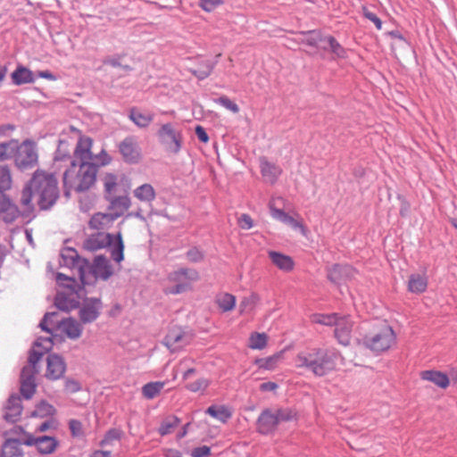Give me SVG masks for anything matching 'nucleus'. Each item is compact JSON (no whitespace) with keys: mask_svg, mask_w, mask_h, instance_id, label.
I'll return each mask as SVG.
<instances>
[{"mask_svg":"<svg viewBox=\"0 0 457 457\" xmlns=\"http://www.w3.org/2000/svg\"><path fill=\"white\" fill-rule=\"evenodd\" d=\"M92 139L80 137L73 152L70 167L63 173L64 194L69 196L71 191L85 192L96 181L98 164L88 162L92 160Z\"/></svg>","mask_w":457,"mask_h":457,"instance_id":"obj_1","label":"nucleus"},{"mask_svg":"<svg viewBox=\"0 0 457 457\" xmlns=\"http://www.w3.org/2000/svg\"><path fill=\"white\" fill-rule=\"evenodd\" d=\"M41 210L50 209L59 197L57 179L53 173L37 170L21 191L20 204L22 214H30L34 211L33 198Z\"/></svg>","mask_w":457,"mask_h":457,"instance_id":"obj_2","label":"nucleus"},{"mask_svg":"<svg viewBox=\"0 0 457 457\" xmlns=\"http://www.w3.org/2000/svg\"><path fill=\"white\" fill-rule=\"evenodd\" d=\"M338 353L327 348H311L300 352L295 358V365L312 372L316 377H323L334 370Z\"/></svg>","mask_w":457,"mask_h":457,"instance_id":"obj_3","label":"nucleus"},{"mask_svg":"<svg viewBox=\"0 0 457 457\" xmlns=\"http://www.w3.org/2000/svg\"><path fill=\"white\" fill-rule=\"evenodd\" d=\"M83 248L88 252L108 248L114 262L120 263L124 259V245L120 233L117 235L105 232L91 234L83 241Z\"/></svg>","mask_w":457,"mask_h":457,"instance_id":"obj_4","label":"nucleus"},{"mask_svg":"<svg viewBox=\"0 0 457 457\" xmlns=\"http://www.w3.org/2000/svg\"><path fill=\"white\" fill-rule=\"evenodd\" d=\"M396 340V336L391 326L386 322H380L374 331L363 337L362 342L366 348L378 354L387 351Z\"/></svg>","mask_w":457,"mask_h":457,"instance_id":"obj_5","label":"nucleus"},{"mask_svg":"<svg viewBox=\"0 0 457 457\" xmlns=\"http://www.w3.org/2000/svg\"><path fill=\"white\" fill-rule=\"evenodd\" d=\"M56 281L66 287L68 292H58L54 297V305L60 311L70 312L79 306L78 296V285L76 280L62 273H57Z\"/></svg>","mask_w":457,"mask_h":457,"instance_id":"obj_6","label":"nucleus"},{"mask_svg":"<svg viewBox=\"0 0 457 457\" xmlns=\"http://www.w3.org/2000/svg\"><path fill=\"white\" fill-rule=\"evenodd\" d=\"M14 149L15 153L12 158L19 170L25 171L37 165L38 153L34 141L26 139L21 144H19L18 140H16Z\"/></svg>","mask_w":457,"mask_h":457,"instance_id":"obj_7","label":"nucleus"},{"mask_svg":"<svg viewBox=\"0 0 457 457\" xmlns=\"http://www.w3.org/2000/svg\"><path fill=\"white\" fill-rule=\"evenodd\" d=\"M113 274V269L110 261L104 255H98L94 259L93 263L87 261V267L85 269V279L81 283L92 285L96 279H109Z\"/></svg>","mask_w":457,"mask_h":457,"instance_id":"obj_8","label":"nucleus"},{"mask_svg":"<svg viewBox=\"0 0 457 457\" xmlns=\"http://www.w3.org/2000/svg\"><path fill=\"white\" fill-rule=\"evenodd\" d=\"M199 278L198 272L194 269L180 268L171 271L168 275V280L174 286L167 289V293L170 295H179L191 288V282Z\"/></svg>","mask_w":457,"mask_h":457,"instance_id":"obj_9","label":"nucleus"},{"mask_svg":"<svg viewBox=\"0 0 457 457\" xmlns=\"http://www.w3.org/2000/svg\"><path fill=\"white\" fill-rule=\"evenodd\" d=\"M159 142L165 146L166 150L178 154L182 148L183 137L179 130L174 128L170 122L162 124L157 131Z\"/></svg>","mask_w":457,"mask_h":457,"instance_id":"obj_10","label":"nucleus"},{"mask_svg":"<svg viewBox=\"0 0 457 457\" xmlns=\"http://www.w3.org/2000/svg\"><path fill=\"white\" fill-rule=\"evenodd\" d=\"M60 264L71 270H77L80 281L85 279L87 260L80 257L74 248L67 247L62 250Z\"/></svg>","mask_w":457,"mask_h":457,"instance_id":"obj_11","label":"nucleus"},{"mask_svg":"<svg viewBox=\"0 0 457 457\" xmlns=\"http://www.w3.org/2000/svg\"><path fill=\"white\" fill-rule=\"evenodd\" d=\"M79 318L83 324L92 323L96 320L103 310V303L99 297H87L79 306Z\"/></svg>","mask_w":457,"mask_h":457,"instance_id":"obj_12","label":"nucleus"},{"mask_svg":"<svg viewBox=\"0 0 457 457\" xmlns=\"http://www.w3.org/2000/svg\"><path fill=\"white\" fill-rule=\"evenodd\" d=\"M118 147L125 162L135 164L139 162L141 157V151L135 137H126L119 144Z\"/></svg>","mask_w":457,"mask_h":457,"instance_id":"obj_13","label":"nucleus"},{"mask_svg":"<svg viewBox=\"0 0 457 457\" xmlns=\"http://www.w3.org/2000/svg\"><path fill=\"white\" fill-rule=\"evenodd\" d=\"M23 445L28 446L35 445L40 454H50L56 450L59 442L53 436H41L36 437L29 435L23 441Z\"/></svg>","mask_w":457,"mask_h":457,"instance_id":"obj_14","label":"nucleus"},{"mask_svg":"<svg viewBox=\"0 0 457 457\" xmlns=\"http://www.w3.org/2000/svg\"><path fill=\"white\" fill-rule=\"evenodd\" d=\"M278 426L275 412L271 409H264L257 419V431L262 435H270L276 431Z\"/></svg>","mask_w":457,"mask_h":457,"instance_id":"obj_15","label":"nucleus"},{"mask_svg":"<svg viewBox=\"0 0 457 457\" xmlns=\"http://www.w3.org/2000/svg\"><path fill=\"white\" fill-rule=\"evenodd\" d=\"M355 270L348 264H335L328 270V279L336 285H341L353 278Z\"/></svg>","mask_w":457,"mask_h":457,"instance_id":"obj_16","label":"nucleus"},{"mask_svg":"<svg viewBox=\"0 0 457 457\" xmlns=\"http://www.w3.org/2000/svg\"><path fill=\"white\" fill-rule=\"evenodd\" d=\"M47 366L46 377L51 380H57L62 378L66 370V363L62 356L56 353H50L46 359Z\"/></svg>","mask_w":457,"mask_h":457,"instance_id":"obj_17","label":"nucleus"},{"mask_svg":"<svg viewBox=\"0 0 457 457\" xmlns=\"http://www.w3.org/2000/svg\"><path fill=\"white\" fill-rule=\"evenodd\" d=\"M33 367H23L21 372V393L26 399H30L36 391L35 374Z\"/></svg>","mask_w":457,"mask_h":457,"instance_id":"obj_18","label":"nucleus"},{"mask_svg":"<svg viewBox=\"0 0 457 457\" xmlns=\"http://www.w3.org/2000/svg\"><path fill=\"white\" fill-rule=\"evenodd\" d=\"M335 328V337L339 344L348 345L351 341L353 321L350 316H340Z\"/></svg>","mask_w":457,"mask_h":457,"instance_id":"obj_19","label":"nucleus"},{"mask_svg":"<svg viewBox=\"0 0 457 457\" xmlns=\"http://www.w3.org/2000/svg\"><path fill=\"white\" fill-rule=\"evenodd\" d=\"M20 213L18 207L8 197L0 195V220H3L5 223H12Z\"/></svg>","mask_w":457,"mask_h":457,"instance_id":"obj_20","label":"nucleus"},{"mask_svg":"<svg viewBox=\"0 0 457 457\" xmlns=\"http://www.w3.org/2000/svg\"><path fill=\"white\" fill-rule=\"evenodd\" d=\"M22 412L21 400L17 395H12L7 400L4 418L6 421L16 422Z\"/></svg>","mask_w":457,"mask_h":457,"instance_id":"obj_21","label":"nucleus"},{"mask_svg":"<svg viewBox=\"0 0 457 457\" xmlns=\"http://www.w3.org/2000/svg\"><path fill=\"white\" fill-rule=\"evenodd\" d=\"M82 322L71 317L62 319L61 330L71 340L79 339L83 332Z\"/></svg>","mask_w":457,"mask_h":457,"instance_id":"obj_22","label":"nucleus"},{"mask_svg":"<svg viewBox=\"0 0 457 457\" xmlns=\"http://www.w3.org/2000/svg\"><path fill=\"white\" fill-rule=\"evenodd\" d=\"M106 199L109 202V212H112L116 220L120 217L130 205V199L127 195H112Z\"/></svg>","mask_w":457,"mask_h":457,"instance_id":"obj_23","label":"nucleus"},{"mask_svg":"<svg viewBox=\"0 0 457 457\" xmlns=\"http://www.w3.org/2000/svg\"><path fill=\"white\" fill-rule=\"evenodd\" d=\"M163 344L172 352L187 344V337L179 328L170 329L163 339Z\"/></svg>","mask_w":457,"mask_h":457,"instance_id":"obj_24","label":"nucleus"},{"mask_svg":"<svg viewBox=\"0 0 457 457\" xmlns=\"http://www.w3.org/2000/svg\"><path fill=\"white\" fill-rule=\"evenodd\" d=\"M269 257L271 262L280 270L289 272L294 269V260L287 254L276 251H269Z\"/></svg>","mask_w":457,"mask_h":457,"instance_id":"obj_25","label":"nucleus"},{"mask_svg":"<svg viewBox=\"0 0 457 457\" xmlns=\"http://www.w3.org/2000/svg\"><path fill=\"white\" fill-rule=\"evenodd\" d=\"M270 215L273 219L281 221L284 224L290 226L294 229L301 228L303 229V224L296 220L294 217L287 214L282 209H278L273 206L271 203L269 204Z\"/></svg>","mask_w":457,"mask_h":457,"instance_id":"obj_26","label":"nucleus"},{"mask_svg":"<svg viewBox=\"0 0 457 457\" xmlns=\"http://www.w3.org/2000/svg\"><path fill=\"white\" fill-rule=\"evenodd\" d=\"M261 173L266 182L274 184L282 173V170L279 166L263 158L261 160Z\"/></svg>","mask_w":457,"mask_h":457,"instance_id":"obj_27","label":"nucleus"},{"mask_svg":"<svg viewBox=\"0 0 457 457\" xmlns=\"http://www.w3.org/2000/svg\"><path fill=\"white\" fill-rule=\"evenodd\" d=\"M11 78L12 83L16 86L30 84L34 83L35 81V77L32 71L23 65H18L16 69L12 72Z\"/></svg>","mask_w":457,"mask_h":457,"instance_id":"obj_28","label":"nucleus"},{"mask_svg":"<svg viewBox=\"0 0 457 457\" xmlns=\"http://www.w3.org/2000/svg\"><path fill=\"white\" fill-rule=\"evenodd\" d=\"M62 320L59 319V312H46L39 323V327L43 331L49 333L53 336L54 328H61Z\"/></svg>","mask_w":457,"mask_h":457,"instance_id":"obj_29","label":"nucleus"},{"mask_svg":"<svg viewBox=\"0 0 457 457\" xmlns=\"http://www.w3.org/2000/svg\"><path fill=\"white\" fill-rule=\"evenodd\" d=\"M22 444L19 439H6L2 445L0 457H22Z\"/></svg>","mask_w":457,"mask_h":457,"instance_id":"obj_30","label":"nucleus"},{"mask_svg":"<svg viewBox=\"0 0 457 457\" xmlns=\"http://www.w3.org/2000/svg\"><path fill=\"white\" fill-rule=\"evenodd\" d=\"M420 377L423 380L430 381L441 388H446L450 383L448 376L437 370H424L421 372Z\"/></svg>","mask_w":457,"mask_h":457,"instance_id":"obj_31","label":"nucleus"},{"mask_svg":"<svg viewBox=\"0 0 457 457\" xmlns=\"http://www.w3.org/2000/svg\"><path fill=\"white\" fill-rule=\"evenodd\" d=\"M428 278L425 274H411L408 280V290L413 294H421L427 290Z\"/></svg>","mask_w":457,"mask_h":457,"instance_id":"obj_32","label":"nucleus"},{"mask_svg":"<svg viewBox=\"0 0 457 457\" xmlns=\"http://www.w3.org/2000/svg\"><path fill=\"white\" fill-rule=\"evenodd\" d=\"M116 219L112 212H98L93 215L89 220V226L95 229H104L108 228Z\"/></svg>","mask_w":457,"mask_h":457,"instance_id":"obj_33","label":"nucleus"},{"mask_svg":"<svg viewBox=\"0 0 457 457\" xmlns=\"http://www.w3.org/2000/svg\"><path fill=\"white\" fill-rule=\"evenodd\" d=\"M134 196L141 202L151 203L155 199L156 193L151 184L145 183L133 191Z\"/></svg>","mask_w":457,"mask_h":457,"instance_id":"obj_34","label":"nucleus"},{"mask_svg":"<svg viewBox=\"0 0 457 457\" xmlns=\"http://www.w3.org/2000/svg\"><path fill=\"white\" fill-rule=\"evenodd\" d=\"M129 118L138 128H146L154 120V114L150 112L143 113L136 108H131Z\"/></svg>","mask_w":457,"mask_h":457,"instance_id":"obj_35","label":"nucleus"},{"mask_svg":"<svg viewBox=\"0 0 457 457\" xmlns=\"http://www.w3.org/2000/svg\"><path fill=\"white\" fill-rule=\"evenodd\" d=\"M215 65V62L211 60H203L196 68H190L189 71L198 79L203 80L211 75Z\"/></svg>","mask_w":457,"mask_h":457,"instance_id":"obj_36","label":"nucleus"},{"mask_svg":"<svg viewBox=\"0 0 457 457\" xmlns=\"http://www.w3.org/2000/svg\"><path fill=\"white\" fill-rule=\"evenodd\" d=\"M205 413L222 423H226L232 416L229 409L224 405H211L206 409Z\"/></svg>","mask_w":457,"mask_h":457,"instance_id":"obj_37","label":"nucleus"},{"mask_svg":"<svg viewBox=\"0 0 457 457\" xmlns=\"http://www.w3.org/2000/svg\"><path fill=\"white\" fill-rule=\"evenodd\" d=\"M281 358L282 354L278 353L266 358H258L254 361V364L257 365L260 370H273L278 365Z\"/></svg>","mask_w":457,"mask_h":457,"instance_id":"obj_38","label":"nucleus"},{"mask_svg":"<svg viewBox=\"0 0 457 457\" xmlns=\"http://www.w3.org/2000/svg\"><path fill=\"white\" fill-rule=\"evenodd\" d=\"M180 420L175 415H170L165 417L159 428L158 432L161 436H166L170 433L179 425Z\"/></svg>","mask_w":457,"mask_h":457,"instance_id":"obj_39","label":"nucleus"},{"mask_svg":"<svg viewBox=\"0 0 457 457\" xmlns=\"http://www.w3.org/2000/svg\"><path fill=\"white\" fill-rule=\"evenodd\" d=\"M12 178L11 170L6 164H0V194L4 195L5 191L11 189Z\"/></svg>","mask_w":457,"mask_h":457,"instance_id":"obj_40","label":"nucleus"},{"mask_svg":"<svg viewBox=\"0 0 457 457\" xmlns=\"http://www.w3.org/2000/svg\"><path fill=\"white\" fill-rule=\"evenodd\" d=\"M164 386H165V383L162 382V381L146 383L142 387V395L146 399H149V400L154 399L161 393V391L163 389Z\"/></svg>","mask_w":457,"mask_h":457,"instance_id":"obj_41","label":"nucleus"},{"mask_svg":"<svg viewBox=\"0 0 457 457\" xmlns=\"http://www.w3.org/2000/svg\"><path fill=\"white\" fill-rule=\"evenodd\" d=\"M324 43H328L329 51L334 54V58L345 59L347 52L339 42L332 36H325Z\"/></svg>","mask_w":457,"mask_h":457,"instance_id":"obj_42","label":"nucleus"},{"mask_svg":"<svg viewBox=\"0 0 457 457\" xmlns=\"http://www.w3.org/2000/svg\"><path fill=\"white\" fill-rule=\"evenodd\" d=\"M340 315L337 313L331 314H322V313H315L312 316V321L316 324H320L324 326H336Z\"/></svg>","mask_w":457,"mask_h":457,"instance_id":"obj_43","label":"nucleus"},{"mask_svg":"<svg viewBox=\"0 0 457 457\" xmlns=\"http://www.w3.org/2000/svg\"><path fill=\"white\" fill-rule=\"evenodd\" d=\"M278 423L288 422L296 420L297 411L290 407H282L274 410Z\"/></svg>","mask_w":457,"mask_h":457,"instance_id":"obj_44","label":"nucleus"},{"mask_svg":"<svg viewBox=\"0 0 457 457\" xmlns=\"http://www.w3.org/2000/svg\"><path fill=\"white\" fill-rule=\"evenodd\" d=\"M216 303L222 312H227L234 309L236 297L231 294L225 293L217 296Z\"/></svg>","mask_w":457,"mask_h":457,"instance_id":"obj_45","label":"nucleus"},{"mask_svg":"<svg viewBox=\"0 0 457 457\" xmlns=\"http://www.w3.org/2000/svg\"><path fill=\"white\" fill-rule=\"evenodd\" d=\"M16 139L0 143V162L11 160L15 153Z\"/></svg>","mask_w":457,"mask_h":457,"instance_id":"obj_46","label":"nucleus"},{"mask_svg":"<svg viewBox=\"0 0 457 457\" xmlns=\"http://www.w3.org/2000/svg\"><path fill=\"white\" fill-rule=\"evenodd\" d=\"M304 35V38L303 39V43L313 46L318 47L320 43H324L325 36H322L320 32L316 30H310L303 33Z\"/></svg>","mask_w":457,"mask_h":457,"instance_id":"obj_47","label":"nucleus"},{"mask_svg":"<svg viewBox=\"0 0 457 457\" xmlns=\"http://www.w3.org/2000/svg\"><path fill=\"white\" fill-rule=\"evenodd\" d=\"M117 186V176L112 173H107L104 178L105 198L113 195Z\"/></svg>","mask_w":457,"mask_h":457,"instance_id":"obj_48","label":"nucleus"},{"mask_svg":"<svg viewBox=\"0 0 457 457\" xmlns=\"http://www.w3.org/2000/svg\"><path fill=\"white\" fill-rule=\"evenodd\" d=\"M267 345V336L264 333L254 332L249 338V347L252 349L262 350Z\"/></svg>","mask_w":457,"mask_h":457,"instance_id":"obj_49","label":"nucleus"},{"mask_svg":"<svg viewBox=\"0 0 457 457\" xmlns=\"http://www.w3.org/2000/svg\"><path fill=\"white\" fill-rule=\"evenodd\" d=\"M210 381L207 378H200L194 382L187 384V390L194 393H203L209 386Z\"/></svg>","mask_w":457,"mask_h":457,"instance_id":"obj_50","label":"nucleus"},{"mask_svg":"<svg viewBox=\"0 0 457 457\" xmlns=\"http://www.w3.org/2000/svg\"><path fill=\"white\" fill-rule=\"evenodd\" d=\"M122 436V431L119 428H111L109 429L105 435L104 439L101 442V445H111L113 441L120 440Z\"/></svg>","mask_w":457,"mask_h":457,"instance_id":"obj_51","label":"nucleus"},{"mask_svg":"<svg viewBox=\"0 0 457 457\" xmlns=\"http://www.w3.org/2000/svg\"><path fill=\"white\" fill-rule=\"evenodd\" d=\"M53 345L52 337H38L34 343L35 348H39V350L44 351L45 353L52 349Z\"/></svg>","mask_w":457,"mask_h":457,"instance_id":"obj_52","label":"nucleus"},{"mask_svg":"<svg viewBox=\"0 0 457 457\" xmlns=\"http://www.w3.org/2000/svg\"><path fill=\"white\" fill-rule=\"evenodd\" d=\"M187 259L191 262H199L204 260V253L196 246H193L186 253Z\"/></svg>","mask_w":457,"mask_h":457,"instance_id":"obj_53","label":"nucleus"},{"mask_svg":"<svg viewBox=\"0 0 457 457\" xmlns=\"http://www.w3.org/2000/svg\"><path fill=\"white\" fill-rule=\"evenodd\" d=\"M215 102L234 113H237L239 112L238 105L231 101L228 96H220L217 98Z\"/></svg>","mask_w":457,"mask_h":457,"instance_id":"obj_54","label":"nucleus"},{"mask_svg":"<svg viewBox=\"0 0 457 457\" xmlns=\"http://www.w3.org/2000/svg\"><path fill=\"white\" fill-rule=\"evenodd\" d=\"M45 354L44 351H40L39 348H35L33 345V348L29 352V363L27 367H33L34 370H37L36 364L38 362V361L41 359V357Z\"/></svg>","mask_w":457,"mask_h":457,"instance_id":"obj_55","label":"nucleus"},{"mask_svg":"<svg viewBox=\"0 0 457 457\" xmlns=\"http://www.w3.org/2000/svg\"><path fill=\"white\" fill-rule=\"evenodd\" d=\"M81 388V384L76 379L67 378L64 381V390L69 394L77 393L80 391Z\"/></svg>","mask_w":457,"mask_h":457,"instance_id":"obj_56","label":"nucleus"},{"mask_svg":"<svg viewBox=\"0 0 457 457\" xmlns=\"http://www.w3.org/2000/svg\"><path fill=\"white\" fill-rule=\"evenodd\" d=\"M92 157L93 159L92 160H88V162H99V165H107L111 162L112 161V158L110 157V155L104 151V150H102L100 152L99 154L97 155H94L92 154Z\"/></svg>","mask_w":457,"mask_h":457,"instance_id":"obj_57","label":"nucleus"},{"mask_svg":"<svg viewBox=\"0 0 457 457\" xmlns=\"http://www.w3.org/2000/svg\"><path fill=\"white\" fill-rule=\"evenodd\" d=\"M69 428L72 436L78 437L83 434L82 424L78 420H71L69 421Z\"/></svg>","mask_w":457,"mask_h":457,"instance_id":"obj_58","label":"nucleus"},{"mask_svg":"<svg viewBox=\"0 0 457 457\" xmlns=\"http://www.w3.org/2000/svg\"><path fill=\"white\" fill-rule=\"evenodd\" d=\"M211 453V448L207 445H202L192 449L191 457H208Z\"/></svg>","mask_w":457,"mask_h":457,"instance_id":"obj_59","label":"nucleus"},{"mask_svg":"<svg viewBox=\"0 0 457 457\" xmlns=\"http://www.w3.org/2000/svg\"><path fill=\"white\" fill-rule=\"evenodd\" d=\"M238 225L243 229H250L253 226V221L249 214L244 213L238 218Z\"/></svg>","mask_w":457,"mask_h":457,"instance_id":"obj_60","label":"nucleus"},{"mask_svg":"<svg viewBox=\"0 0 457 457\" xmlns=\"http://www.w3.org/2000/svg\"><path fill=\"white\" fill-rule=\"evenodd\" d=\"M221 3V0H200V6L205 12H212Z\"/></svg>","mask_w":457,"mask_h":457,"instance_id":"obj_61","label":"nucleus"},{"mask_svg":"<svg viewBox=\"0 0 457 457\" xmlns=\"http://www.w3.org/2000/svg\"><path fill=\"white\" fill-rule=\"evenodd\" d=\"M363 14L365 18L374 23L378 29H382V21L374 12H370L368 9L364 8Z\"/></svg>","mask_w":457,"mask_h":457,"instance_id":"obj_62","label":"nucleus"},{"mask_svg":"<svg viewBox=\"0 0 457 457\" xmlns=\"http://www.w3.org/2000/svg\"><path fill=\"white\" fill-rule=\"evenodd\" d=\"M195 135H196L197 138L201 142L207 143L209 141L208 134L206 133V131H205L204 127H202L200 125H197L195 127Z\"/></svg>","mask_w":457,"mask_h":457,"instance_id":"obj_63","label":"nucleus"},{"mask_svg":"<svg viewBox=\"0 0 457 457\" xmlns=\"http://www.w3.org/2000/svg\"><path fill=\"white\" fill-rule=\"evenodd\" d=\"M62 142H60L58 149L54 155V161H56V162L64 161L67 158L71 162L73 155L71 156L69 154H63L62 150Z\"/></svg>","mask_w":457,"mask_h":457,"instance_id":"obj_64","label":"nucleus"}]
</instances>
